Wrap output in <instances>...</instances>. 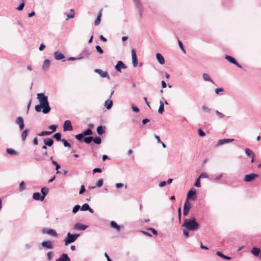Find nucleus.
<instances>
[{"instance_id":"nucleus-61","label":"nucleus","mask_w":261,"mask_h":261,"mask_svg":"<svg viewBox=\"0 0 261 261\" xmlns=\"http://www.w3.org/2000/svg\"><path fill=\"white\" fill-rule=\"evenodd\" d=\"M198 135L200 137H204L205 135V134L201 128H199L198 129Z\"/></svg>"},{"instance_id":"nucleus-13","label":"nucleus","mask_w":261,"mask_h":261,"mask_svg":"<svg viewBox=\"0 0 261 261\" xmlns=\"http://www.w3.org/2000/svg\"><path fill=\"white\" fill-rule=\"evenodd\" d=\"M132 63L134 67H136L138 65V59L136 53V50L135 49H132Z\"/></svg>"},{"instance_id":"nucleus-4","label":"nucleus","mask_w":261,"mask_h":261,"mask_svg":"<svg viewBox=\"0 0 261 261\" xmlns=\"http://www.w3.org/2000/svg\"><path fill=\"white\" fill-rule=\"evenodd\" d=\"M44 145L42 146L43 150H46L47 149V146L50 147L54 144V140L53 139L50 138H46L43 139Z\"/></svg>"},{"instance_id":"nucleus-15","label":"nucleus","mask_w":261,"mask_h":261,"mask_svg":"<svg viewBox=\"0 0 261 261\" xmlns=\"http://www.w3.org/2000/svg\"><path fill=\"white\" fill-rule=\"evenodd\" d=\"M127 68L126 66L123 63V62L121 61H119L117 62V64L115 66V69L119 72H121V69H126Z\"/></svg>"},{"instance_id":"nucleus-21","label":"nucleus","mask_w":261,"mask_h":261,"mask_svg":"<svg viewBox=\"0 0 261 261\" xmlns=\"http://www.w3.org/2000/svg\"><path fill=\"white\" fill-rule=\"evenodd\" d=\"M56 261H70V258L66 253H63Z\"/></svg>"},{"instance_id":"nucleus-42","label":"nucleus","mask_w":261,"mask_h":261,"mask_svg":"<svg viewBox=\"0 0 261 261\" xmlns=\"http://www.w3.org/2000/svg\"><path fill=\"white\" fill-rule=\"evenodd\" d=\"M80 208L81 211H86L89 209V205L88 203H84Z\"/></svg>"},{"instance_id":"nucleus-18","label":"nucleus","mask_w":261,"mask_h":261,"mask_svg":"<svg viewBox=\"0 0 261 261\" xmlns=\"http://www.w3.org/2000/svg\"><path fill=\"white\" fill-rule=\"evenodd\" d=\"M34 160L36 161L41 162L44 160V156L39 154L36 150L34 152Z\"/></svg>"},{"instance_id":"nucleus-10","label":"nucleus","mask_w":261,"mask_h":261,"mask_svg":"<svg viewBox=\"0 0 261 261\" xmlns=\"http://www.w3.org/2000/svg\"><path fill=\"white\" fill-rule=\"evenodd\" d=\"M258 175L255 173H250L247 175H246L244 177V181L245 182H250L253 180L255 178L257 177Z\"/></svg>"},{"instance_id":"nucleus-54","label":"nucleus","mask_w":261,"mask_h":261,"mask_svg":"<svg viewBox=\"0 0 261 261\" xmlns=\"http://www.w3.org/2000/svg\"><path fill=\"white\" fill-rule=\"evenodd\" d=\"M194 186L197 188H199L201 187L200 181V178H197L196 180V181L194 184Z\"/></svg>"},{"instance_id":"nucleus-59","label":"nucleus","mask_w":261,"mask_h":261,"mask_svg":"<svg viewBox=\"0 0 261 261\" xmlns=\"http://www.w3.org/2000/svg\"><path fill=\"white\" fill-rule=\"evenodd\" d=\"M24 3L23 2L21 4L19 5V6L16 8L17 10L18 11H21L24 6Z\"/></svg>"},{"instance_id":"nucleus-26","label":"nucleus","mask_w":261,"mask_h":261,"mask_svg":"<svg viewBox=\"0 0 261 261\" xmlns=\"http://www.w3.org/2000/svg\"><path fill=\"white\" fill-rule=\"evenodd\" d=\"M110 226L111 227L116 229L117 231H119L120 230V226L118 225L115 221H112L110 223Z\"/></svg>"},{"instance_id":"nucleus-31","label":"nucleus","mask_w":261,"mask_h":261,"mask_svg":"<svg viewBox=\"0 0 261 261\" xmlns=\"http://www.w3.org/2000/svg\"><path fill=\"white\" fill-rule=\"evenodd\" d=\"M164 111V103L162 100L160 101V107L158 110V113L159 114H162Z\"/></svg>"},{"instance_id":"nucleus-29","label":"nucleus","mask_w":261,"mask_h":261,"mask_svg":"<svg viewBox=\"0 0 261 261\" xmlns=\"http://www.w3.org/2000/svg\"><path fill=\"white\" fill-rule=\"evenodd\" d=\"M33 198L36 200L43 201L44 200L41 199V196L39 192L34 193L33 195Z\"/></svg>"},{"instance_id":"nucleus-5","label":"nucleus","mask_w":261,"mask_h":261,"mask_svg":"<svg viewBox=\"0 0 261 261\" xmlns=\"http://www.w3.org/2000/svg\"><path fill=\"white\" fill-rule=\"evenodd\" d=\"M191 208V204L188 200H186L184 205L183 214L184 216H187Z\"/></svg>"},{"instance_id":"nucleus-62","label":"nucleus","mask_w":261,"mask_h":261,"mask_svg":"<svg viewBox=\"0 0 261 261\" xmlns=\"http://www.w3.org/2000/svg\"><path fill=\"white\" fill-rule=\"evenodd\" d=\"M102 172V170L99 168H95L93 170V173L94 174L95 173H101Z\"/></svg>"},{"instance_id":"nucleus-43","label":"nucleus","mask_w":261,"mask_h":261,"mask_svg":"<svg viewBox=\"0 0 261 261\" xmlns=\"http://www.w3.org/2000/svg\"><path fill=\"white\" fill-rule=\"evenodd\" d=\"M61 142H63V145L66 147H71V144L65 139H62Z\"/></svg>"},{"instance_id":"nucleus-47","label":"nucleus","mask_w":261,"mask_h":261,"mask_svg":"<svg viewBox=\"0 0 261 261\" xmlns=\"http://www.w3.org/2000/svg\"><path fill=\"white\" fill-rule=\"evenodd\" d=\"M178 43L179 46L180 48V49H181L182 51L184 54H186V50L184 48V45H183L182 42L181 41H180L179 40H178Z\"/></svg>"},{"instance_id":"nucleus-63","label":"nucleus","mask_w":261,"mask_h":261,"mask_svg":"<svg viewBox=\"0 0 261 261\" xmlns=\"http://www.w3.org/2000/svg\"><path fill=\"white\" fill-rule=\"evenodd\" d=\"M223 91H224L223 88H216L215 90V92L217 94H218L220 92H223Z\"/></svg>"},{"instance_id":"nucleus-49","label":"nucleus","mask_w":261,"mask_h":261,"mask_svg":"<svg viewBox=\"0 0 261 261\" xmlns=\"http://www.w3.org/2000/svg\"><path fill=\"white\" fill-rule=\"evenodd\" d=\"M95 48L96 51L99 54H102L103 53V50L101 48V47L99 45H96L95 46Z\"/></svg>"},{"instance_id":"nucleus-27","label":"nucleus","mask_w":261,"mask_h":261,"mask_svg":"<svg viewBox=\"0 0 261 261\" xmlns=\"http://www.w3.org/2000/svg\"><path fill=\"white\" fill-rule=\"evenodd\" d=\"M112 105H113L112 100H111L109 99L106 100V101L105 102V106L108 110L112 108Z\"/></svg>"},{"instance_id":"nucleus-14","label":"nucleus","mask_w":261,"mask_h":261,"mask_svg":"<svg viewBox=\"0 0 261 261\" xmlns=\"http://www.w3.org/2000/svg\"><path fill=\"white\" fill-rule=\"evenodd\" d=\"M94 72L99 74L102 77H107L108 79H110V77L107 71H103L100 69H95Z\"/></svg>"},{"instance_id":"nucleus-60","label":"nucleus","mask_w":261,"mask_h":261,"mask_svg":"<svg viewBox=\"0 0 261 261\" xmlns=\"http://www.w3.org/2000/svg\"><path fill=\"white\" fill-rule=\"evenodd\" d=\"M85 190H86V189H85V186L84 185H82L81 186V189L79 191V194H83L85 192Z\"/></svg>"},{"instance_id":"nucleus-36","label":"nucleus","mask_w":261,"mask_h":261,"mask_svg":"<svg viewBox=\"0 0 261 261\" xmlns=\"http://www.w3.org/2000/svg\"><path fill=\"white\" fill-rule=\"evenodd\" d=\"M6 152L7 153L11 154V155H18V152H16L13 149L8 148L6 150Z\"/></svg>"},{"instance_id":"nucleus-39","label":"nucleus","mask_w":261,"mask_h":261,"mask_svg":"<svg viewBox=\"0 0 261 261\" xmlns=\"http://www.w3.org/2000/svg\"><path fill=\"white\" fill-rule=\"evenodd\" d=\"M93 141L96 144L99 145L101 143V139L100 137L96 136L93 138Z\"/></svg>"},{"instance_id":"nucleus-44","label":"nucleus","mask_w":261,"mask_h":261,"mask_svg":"<svg viewBox=\"0 0 261 261\" xmlns=\"http://www.w3.org/2000/svg\"><path fill=\"white\" fill-rule=\"evenodd\" d=\"M16 123L19 125L24 123L23 118L20 116L18 117L16 119Z\"/></svg>"},{"instance_id":"nucleus-20","label":"nucleus","mask_w":261,"mask_h":261,"mask_svg":"<svg viewBox=\"0 0 261 261\" xmlns=\"http://www.w3.org/2000/svg\"><path fill=\"white\" fill-rule=\"evenodd\" d=\"M55 59L56 60H60L65 58V56L61 53L56 51L54 54Z\"/></svg>"},{"instance_id":"nucleus-55","label":"nucleus","mask_w":261,"mask_h":261,"mask_svg":"<svg viewBox=\"0 0 261 261\" xmlns=\"http://www.w3.org/2000/svg\"><path fill=\"white\" fill-rule=\"evenodd\" d=\"M138 10V12H139V15H140V17H142V15H143V8H142V6H140V7H137L136 8Z\"/></svg>"},{"instance_id":"nucleus-40","label":"nucleus","mask_w":261,"mask_h":261,"mask_svg":"<svg viewBox=\"0 0 261 261\" xmlns=\"http://www.w3.org/2000/svg\"><path fill=\"white\" fill-rule=\"evenodd\" d=\"M83 133L85 136L91 135L93 133L92 130L91 128H88L86 130H84Z\"/></svg>"},{"instance_id":"nucleus-57","label":"nucleus","mask_w":261,"mask_h":261,"mask_svg":"<svg viewBox=\"0 0 261 261\" xmlns=\"http://www.w3.org/2000/svg\"><path fill=\"white\" fill-rule=\"evenodd\" d=\"M207 177H208V175H207V173L205 172H202L200 174L198 178H199L200 179V178H207Z\"/></svg>"},{"instance_id":"nucleus-28","label":"nucleus","mask_w":261,"mask_h":261,"mask_svg":"<svg viewBox=\"0 0 261 261\" xmlns=\"http://www.w3.org/2000/svg\"><path fill=\"white\" fill-rule=\"evenodd\" d=\"M217 255L218 256L222 257V258L226 259V260H230L231 259V257L228 256H226L224 254H223L221 251H217L216 252Z\"/></svg>"},{"instance_id":"nucleus-56","label":"nucleus","mask_w":261,"mask_h":261,"mask_svg":"<svg viewBox=\"0 0 261 261\" xmlns=\"http://www.w3.org/2000/svg\"><path fill=\"white\" fill-rule=\"evenodd\" d=\"M135 4L136 7H139L142 6V5L140 3V0H133Z\"/></svg>"},{"instance_id":"nucleus-45","label":"nucleus","mask_w":261,"mask_h":261,"mask_svg":"<svg viewBox=\"0 0 261 261\" xmlns=\"http://www.w3.org/2000/svg\"><path fill=\"white\" fill-rule=\"evenodd\" d=\"M51 163L56 166V170L57 171V173H58V170L60 168V165L55 161H52Z\"/></svg>"},{"instance_id":"nucleus-51","label":"nucleus","mask_w":261,"mask_h":261,"mask_svg":"<svg viewBox=\"0 0 261 261\" xmlns=\"http://www.w3.org/2000/svg\"><path fill=\"white\" fill-rule=\"evenodd\" d=\"M53 255H54V254H53V252H48L47 253V259L49 261H50L53 258Z\"/></svg>"},{"instance_id":"nucleus-34","label":"nucleus","mask_w":261,"mask_h":261,"mask_svg":"<svg viewBox=\"0 0 261 261\" xmlns=\"http://www.w3.org/2000/svg\"><path fill=\"white\" fill-rule=\"evenodd\" d=\"M104 128L102 125H99L97 127L96 130L98 134L101 135L105 133Z\"/></svg>"},{"instance_id":"nucleus-8","label":"nucleus","mask_w":261,"mask_h":261,"mask_svg":"<svg viewBox=\"0 0 261 261\" xmlns=\"http://www.w3.org/2000/svg\"><path fill=\"white\" fill-rule=\"evenodd\" d=\"M73 130V127L71 125V123L70 120H66L64 122L63 125V130L66 131H71Z\"/></svg>"},{"instance_id":"nucleus-35","label":"nucleus","mask_w":261,"mask_h":261,"mask_svg":"<svg viewBox=\"0 0 261 261\" xmlns=\"http://www.w3.org/2000/svg\"><path fill=\"white\" fill-rule=\"evenodd\" d=\"M93 140V137L92 136L86 137L83 139V141L86 144H90Z\"/></svg>"},{"instance_id":"nucleus-1","label":"nucleus","mask_w":261,"mask_h":261,"mask_svg":"<svg viewBox=\"0 0 261 261\" xmlns=\"http://www.w3.org/2000/svg\"><path fill=\"white\" fill-rule=\"evenodd\" d=\"M182 227H186L187 230L190 231H195L198 229L199 224L195 218L192 217L190 219H186Z\"/></svg>"},{"instance_id":"nucleus-19","label":"nucleus","mask_w":261,"mask_h":261,"mask_svg":"<svg viewBox=\"0 0 261 261\" xmlns=\"http://www.w3.org/2000/svg\"><path fill=\"white\" fill-rule=\"evenodd\" d=\"M88 227V226L77 223L74 225L73 228L76 230H84Z\"/></svg>"},{"instance_id":"nucleus-22","label":"nucleus","mask_w":261,"mask_h":261,"mask_svg":"<svg viewBox=\"0 0 261 261\" xmlns=\"http://www.w3.org/2000/svg\"><path fill=\"white\" fill-rule=\"evenodd\" d=\"M156 58L158 61V62L161 64L163 65L165 63V59L163 57V56L160 53H157L156 54Z\"/></svg>"},{"instance_id":"nucleus-64","label":"nucleus","mask_w":261,"mask_h":261,"mask_svg":"<svg viewBox=\"0 0 261 261\" xmlns=\"http://www.w3.org/2000/svg\"><path fill=\"white\" fill-rule=\"evenodd\" d=\"M49 128L52 129L53 133L55 132L57 129V126L55 125H50L49 126Z\"/></svg>"},{"instance_id":"nucleus-30","label":"nucleus","mask_w":261,"mask_h":261,"mask_svg":"<svg viewBox=\"0 0 261 261\" xmlns=\"http://www.w3.org/2000/svg\"><path fill=\"white\" fill-rule=\"evenodd\" d=\"M50 64V61L48 59H45L44 61L43 66H42V69L44 70H46L48 69L49 66Z\"/></svg>"},{"instance_id":"nucleus-53","label":"nucleus","mask_w":261,"mask_h":261,"mask_svg":"<svg viewBox=\"0 0 261 261\" xmlns=\"http://www.w3.org/2000/svg\"><path fill=\"white\" fill-rule=\"evenodd\" d=\"M216 113L218 115L219 118H223L225 117V115L222 113L221 112L218 111V110L216 111Z\"/></svg>"},{"instance_id":"nucleus-32","label":"nucleus","mask_w":261,"mask_h":261,"mask_svg":"<svg viewBox=\"0 0 261 261\" xmlns=\"http://www.w3.org/2000/svg\"><path fill=\"white\" fill-rule=\"evenodd\" d=\"M201 109H202V111L204 113H211L212 109L211 108H209L207 106H206L205 105H203L201 107Z\"/></svg>"},{"instance_id":"nucleus-17","label":"nucleus","mask_w":261,"mask_h":261,"mask_svg":"<svg viewBox=\"0 0 261 261\" xmlns=\"http://www.w3.org/2000/svg\"><path fill=\"white\" fill-rule=\"evenodd\" d=\"M245 152L248 156L251 157V163H253L254 162V158L255 156L254 153L248 148L245 149Z\"/></svg>"},{"instance_id":"nucleus-7","label":"nucleus","mask_w":261,"mask_h":261,"mask_svg":"<svg viewBox=\"0 0 261 261\" xmlns=\"http://www.w3.org/2000/svg\"><path fill=\"white\" fill-rule=\"evenodd\" d=\"M225 59L230 63L236 65L238 67H242V66L236 61V60L233 57L229 55H226L225 57Z\"/></svg>"},{"instance_id":"nucleus-9","label":"nucleus","mask_w":261,"mask_h":261,"mask_svg":"<svg viewBox=\"0 0 261 261\" xmlns=\"http://www.w3.org/2000/svg\"><path fill=\"white\" fill-rule=\"evenodd\" d=\"M91 53L89 50L85 49L77 57V59L80 60L83 59L85 58H88L91 55Z\"/></svg>"},{"instance_id":"nucleus-16","label":"nucleus","mask_w":261,"mask_h":261,"mask_svg":"<svg viewBox=\"0 0 261 261\" xmlns=\"http://www.w3.org/2000/svg\"><path fill=\"white\" fill-rule=\"evenodd\" d=\"M234 141V139H223L219 140L216 146H219L226 143H230Z\"/></svg>"},{"instance_id":"nucleus-11","label":"nucleus","mask_w":261,"mask_h":261,"mask_svg":"<svg viewBox=\"0 0 261 261\" xmlns=\"http://www.w3.org/2000/svg\"><path fill=\"white\" fill-rule=\"evenodd\" d=\"M41 246L42 247L47 249H52L54 248L53 242L49 240L42 242L41 243Z\"/></svg>"},{"instance_id":"nucleus-50","label":"nucleus","mask_w":261,"mask_h":261,"mask_svg":"<svg viewBox=\"0 0 261 261\" xmlns=\"http://www.w3.org/2000/svg\"><path fill=\"white\" fill-rule=\"evenodd\" d=\"M41 109H43V107L40 104L36 105L35 107V111L37 112H40Z\"/></svg>"},{"instance_id":"nucleus-12","label":"nucleus","mask_w":261,"mask_h":261,"mask_svg":"<svg viewBox=\"0 0 261 261\" xmlns=\"http://www.w3.org/2000/svg\"><path fill=\"white\" fill-rule=\"evenodd\" d=\"M42 232L43 233H46L49 234L53 237H57L58 236L57 232L55 230L53 229L43 228L42 230Z\"/></svg>"},{"instance_id":"nucleus-37","label":"nucleus","mask_w":261,"mask_h":261,"mask_svg":"<svg viewBox=\"0 0 261 261\" xmlns=\"http://www.w3.org/2000/svg\"><path fill=\"white\" fill-rule=\"evenodd\" d=\"M53 138L58 141H61V134L60 133H56L54 135Z\"/></svg>"},{"instance_id":"nucleus-46","label":"nucleus","mask_w":261,"mask_h":261,"mask_svg":"<svg viewBox=\"0 0 261 261\" xmlns=\"http://www.w3.org/2000/svg\"><path fill=\"white\" fill-rule=\"evenodd\" d=\"M85 136L84 135V134L83 133H80V134H79L77 135H76L75 136V138L79 140V141H82V140L83 139V137H84Z\"/></svg>"},{"instance_id":"nucleus-52","label":"nucleus","mask_w":261,"mask_h":261,"mask_svg":"<svg viewBox=\"0 0 261 261\" xmlns=\"http://www.w3.org/2000/svg\"><path fill=\"white\" fill-rule=\"evenodd\" d=\"M25 189L24 181H21L19 184V190L20 191H23Z\"/></svg>"},{"instance_id":"nucleus-23","label":"nucleus","mask_w":261,"mask_h":261,"mask_svg":"<svg viewBox=\"0 0 261 261\" xmlns=\"http://www.w3.org/2000/svg\"><path fill=\"white\" fill-rule=\"evenodd\" d=\"M49 189L47 188L46 187H43L41 189V199H44L45 197L48 193Z\"/></svg>"},{"instance_id":"nucleus-3","label":"nucleus","mask_w":261,"mask_h":261,"mask_svg":"<svg viewBox=\"0 0 261 261\" xmlns=\"http://www.w3.org/2000/svg\"><path fill=\"white\" fill-rule=\"evenodd\" d=\"M79 236L80 234L78 233L71 234L70 232H68L67 237L64 240L65 245L67 246L68 244L74 242Z\"/></svg>"},{"instance_id":"nucleus-48","label":"nucleus","mask_w":261,"mask_h":261,"mask_svg":"<svg viewBox=\"0 0 261 261\" xmlns=\"http://www.w3.org/2000/svg\"><path fill=\"white\" fill-rule=\"evenodd\" d=\"M80 207H81V206H80V205H78V204L75 205L73 207V209H72V213H73V214H75V213H76L79 211V210H80Z\"/></svg>"},{"instance_id":"nucleus-38","label":"nucleus","mask_w":261,"mask_h":261,"mask_svg":"<svg viewBox=\"0 0 261 261\" xmlns=\"http://www.w3.org/2000/svg\"><path fill=\"white\" fill-rule=\"evenodd\" d=\"M29 131V129H26L22 132L21 138H22V141H24L25 140L27 136V134L28 133Z\"/></svg>"},{"instance_id":"nucleus-6","label":"nucleus","mask_w":261,"mask_h":261,"mask_svg":"<svg viewBox=\"0 0 261 261\" xmlns=\"http://www.w3.org/2000/svg\"><path fill=\"white\" fill-rule=\"evenodd\" d=\"M196 193V189L194 188H192L187 194V200L192 199L195 200L196 198L195 194Z\"/></svg>"},{"instance_id":"nucleus-41","label":"nucleus","mask_w":261,"mask_h":261,"mask_svg":"<svg viewBox=\"0 0 261 261\" xmlns=\"http://www.w3.org/2000/svg\"><path fill=\"white\" fill-rule=\"evenodd\" d=\"M51 133H53V132H49V131H43L41 132L40 133L38 134V135L39 136H48L50 135Z\"/></svg>"},{"instance_id":"nucleus-24","label":"nucleus","mask_w":261,"mask_h":261,"mask_svg":"<svg viewBox=\"0 0 261 261\" xmlns=\"http://www.w3.org/2000/svg\"><path fill=\"white\" fill-rule=\"evenodd\" d=\"M251 253L255 256H258L260 252V249L257 247H253L251 250Z\"/></svg>"},{"instance_id":"nucleus-2","label":"nucleus","mask_w":261,"mask_h":261,"mask_svg":"<svg viewBox=\"0 0 261 261\" xmlns=\"http://www.w3.org/2000/svg\"><path fill=\"white\" fill-rule=\"evenodd\" d=\"M37 98L39 99L40 104L43 107L42 113L45 114H47L51 109L48 101L47 96L43 93H38L37 94Z\"/></svg>"},{"instance_id":"nucleus-25","label":"nucleus","mask_w":261,"mask_h":261,"mask_svg":"<svg viewBox=\"0 0 261 261\" xmlns=\"http://www.w3.org/2000/svg\"><path fill=\"white\" fill-rule=\"evenodd\" d=\"M202 77L204 81L210 82L213 84H215V82L213 80L211 79L209 75L207 73H204L202 74Z\"/></svg>"},{"instance_id":"nucleus-58","label":"nucleus","mask_w":261,"mask_h":261,"mask_svg":"<svg viewBox=\"0 0 261 261\" xmlns=\"http://www.w3.org/2000/svg\"><path fill=\"white\" fill-rule=\"evenodd\" d=\"M100 19H101V18H99V16H97V17L94 21V24L95 25H99L100 23Z\"/></svg>"},{"instance_id":"nucleus-33","label":"nucleus","mask_w":261,"mask_h":261,"mask_svg":"<svg viewBox=\"0 0 261 261\" xmlns=\"http://www.w3.org/2000/svg\"><path fill=\"white\" fill-rule=\"evenodd\" d=\"M103 179H100L99 180H98L97 181V182H96V185L95 186H93V187H90L89 188L90 189H94L96 187H101L102 185H103Z\"/></svg>"}]
</instances>
